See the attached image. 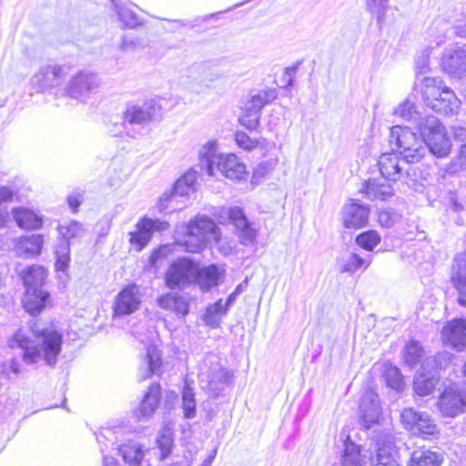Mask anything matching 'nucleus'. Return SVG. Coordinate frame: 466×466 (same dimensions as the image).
<instances>
[{
  "mask_svg": "<svg viewBox=\"0 0 466 466\" xmlns=\"http://www.w3.org/2000/svg\"><path fill=\"white\" fill-rule=\"evenodd\" d=\"M15 192L8 187H0V205L5 202L12 201Z\"/></svg>",
  "mask_w": 466,
  "mask_h": 466,
  "instance_id": "obj_62",
  "label": "nucleus"
},
{
  "mask_svg": "<svg viewBox=\"0 0 466 466\" xmlns=\"http://www.w3.org/2000/svg\"><path fill=\"white\" fill-rule=\"evenodd\" d=\"M49 302V293L43 289L31 291L27 289L23 299V306L26 312L31 315L39 314Z\"/></svg>",
  "mask_w": 466,
  "mask_h": 466,
  "instance_id": "obj_35",
  "label": "nucleus"
},
{
  "mask_svg": "<svg viewBox=\"0 0 466 466\" xmlns=\"http://www.w3.org/2000/svg\"><path fill=\"white\" fill-rule=\"evenodd\" d=\"M124 130L126 131L127 135L130 137H136L137 134H139L138 131H133L128 130L127 125L123 120V123L120 124H115L113 127L109 129V133L112 137H119L123 134Z\"/></svg>",
  "mask_w": 466,
  "mask_h": 466,
  "instance_id": "obj_57",
  "label": "nucleus"
},
{
  "mask_svg": "<svg viewBox=\"0 0 466 466\" xmlns=\"http://www.w3.org/2000/svg\"><path fill=\"white\" fill-rule=\"evenodd\" d=\"M369 214L370 209L366 205L351 201L343 207V225L350 229L363 228L368 223Z\"/></svg>",
  "mask_w": 466,
  "mask_h": 466,
  "instance_id": "obj_24",
  "label": "nucleus"
},
{
  "mask_svg": "<svg viewBox=\"0 0 466 466\" xmlns=\"http://www.w3.org/2000/svg\"><path fill=\"white\" fill-rule=\"evenodd\" d=\"M397 217L389 210L381 211L379 214V221L385 228H391L396 222Z\"/></svg>",
  "mask_w": 466,
  "mask_h": 466,
  "instance_id": "obj_59",
  "label": "nucleus"
},
{
  "mask_svg": "<svg viewBox=\"0 0 466 466\" xmlns=\"http://www.w3.org/2000/svg\"><path fill=\"white\" fill-rule=\"evenodd\" d=\"M83 199L84 197L80 190H76L67 197L68 205L73 212H76Z\"/></svg>",
  "mask_w": 466,
  "mask_h": 466,
  "instance_id": "obj_60",
  "label": "nucleus"
},
{
  "mask_svg": "<svg viewBox=\"0 0 466 466\" xmlns=\"http://www.w3.org/2000/svg\"><path fill=\"white\" fill-rule=\"evenodd\" d=\"M117 450L124 461L129 466H139L145 454L143 446L136 441L118 445Z\"/></svg>",
  "mask_w": 466,
  "mask_h": 466,
  "instance_id": "obj_37",
  "label": "nucleus"
},
{
  "mask_svg": "<svg viewBox=\"0 0 466 466\" xmlns=\"http://www.w3.org/2000/svg\"><path fill=\"white\" fill-rule=\"evenodd\" d=\"M100 86L98 76L89 70H81L74 75L66 86L67 94L75 99L86 100Z\"/></svg>",
  "mask_w": 466,
  "mask_h": 466,
  "instance_id": "obj_15",
  "label": "nucleus"
},
{
  "mask_svg": "<svg viewBox=\"0 0 466 466\" xmlns=\"http://www.w3.org/2000/svg\"><path fill=\"white\" fill-rule=\"evenodd\" d=\"M420 93L426 106L438 113L454 115L460 108L461 101L440 77L424 76L420 83Z\"/></svg>",
  "mask_w": 466,
  "mask_h": 466,
  "instance_id": "obj_4",
  "label": "nucleus"
},
{
  "mask_svg": "<svg viewBox=\"0 0 466 466\" xmlns=\"http://www.w3.org/2000/svg\"><path fill=\"white\" fill-rule=\"evenodd\" d=\"M10 372L15 375L20 373V364L15 359L0 363V375L8 376Z\"/></svg>",
  "mask_w": 466,
  "mask_h": 466,
  "instance_id": "obj_56",
  "label": "nucleus"
},
{
  "mask_svg": "<svg viewBox=\"0 0 466 466\" xmlns=\"http://www.w3.org/2000/svg\"><path fill=\"white\" fill-rule=\"evenodd\" d=\"M451 282L458 292V303L466 307V251L457 254L451 269Z\"/></svg>",
  "mask_w": 466,
  "mask_h": 466,
  "instance_id": "obj_22",
  "label": "nucleus"
},
{
  "mask_svg": "<svg viewBox=\"0 0 466 466\" xmlns=\"http://www.w3.org/2000/svg\"><path fill=\"white\" fill-rule=\"evenodd\" d=\"M360 410L363 425L366 428H370L373 424L378 423L381 415L378 394L371 390H366L361 397Z\"/></svg>",
  "mask_w": 466,
  "mask_h": 466,
  "instance_id": "obj_23",
  "label": "nucleus"
},
{
  "mask_svg": "<svg viewBox=\"0 0 466 466\" xmlns=\"http://www.w3.org/2000/svg\"><path fill=\"white\" fill-rule=\"evenodd\" d=\"M228 310L223 305V299H219L213 304H209L206 308L203 315V321L211 328H218L221 319L228 314Z\"/></svg>",
  "mask_w": 466,
  "mask_h": 466,
  "instance_id": "obj_41",
  "label": "nucleus"
},
{
  "mask_svg": "<svg viewBox=\"0 0 466 466\" xmlns=\"http://www.w3.org/2000/svg\"><path fill=\"white\" fill-rule=\"evenodd\" d=\"M198 164L208 176H223L232 181L246 179V166L235 154H218L216 140L203 144L198 151Z\"/></svg>",
  "mask_w": 466,
  "mask_h": 466,
  "instance_id": "obj_2",
  "label": "nucleus"
},
{
  "mask_svg": "<svg viewBox=\"0 0 466 466\" xmlns=\"http://www.w3.org/2000/svg\"><path fill=\"white\" fill-rule=\"evenodd\" d=\"M393 115L416 126L420 130V122L424 121L425 116L417 111L414 102L409 98L401 102L393 111Z\"/></svg>",
  "mask_w": 466,
  "mask_h": 466,
  "instance_id": "obj_40",
  "label": "nucleus"
},
{
  "mask_svg": "<svg viewBox=\"0 0 466 466\" xmlns=\"http://www.w3.org/2000/svg\"><path fill=\"white\" fill-rule=\"evenodd\" d=\"M162 359L159 350L153 343H148L147 351L138 369L139 380H146L152 375L161 373Z\"/></svg>",
  "mask_w": 466,
  "mask_h": 466,
  "instance_id": "obj_27",
  "label": "nucleus"
},
{
  "mask_svg": "<svg viewBox=\"0 0 466 466\" xmlns=\"http://www.w3.org/2000/svg\"><path fill=\"white\" fill-rule=\"evenodd\" d=\"M198 173L191 169L178 178L170 191L165 192L159 198V210H175L178 198H183L194 193L196 190Z\"/></svg>",
  "mask_w": 466,
  "mask_h": 466,
  "instance_id": "obj_11",
  "label": "nucleus"
},
{
  "mask_svg": "<svg viewBox=\"0 0 466 466\" xmlns=\"http://www.w3.org/2000/svg\"><path fill=\"white\" fill-rule=\"evenodd\" d=\"M196 262L188 258L175 260L166 273V285L171 289L184 288L194 283Z\"/></svg>",
  "mask_w": 466,
  "mask_h": 466,
  "instance_id": "obj_12",
  "label": "nucleus"
},
{
  "mask_svg": "<svg viewBox=\"0 0 466 466\" xmlns=\"http://www.w3.org/2000/svg\"><path fill=\"white\" fill-rule=\"evenodd\" d=\"M117 15L120 21L126 27L134 28L140 25L138 16L129 8L117 6Z\"/></svg>",
  "mask_w": 466,
  "mask_h": 466,
  "instance_id": "obj_52",
  "label": "nucleus"
},
{
  "mask_svg": "<svg viewBox=\"0 0 466 466\" xmlns=\"http://www.w3.org/2000/svg\"><path fill=\"white\" fill-rule=\"evenodd\" d=\"M161 399V387L158 383H152L137 409L134 410L138 420H147L155 413Z\"/></svg>",
  "mask_w": 466,
  "mask_h": 466,
  "instance_id": "obj_26",
  "label": "nucleus"
},
{
  "mask_svg": "<svg viewBox=\"0 0 466 466\" xmlns=\"http://www.w3.org/2000/svg\"><path fill=\"white\" fill-rule=\"evenodd\" d=\"M259 115L249 114V112H245L239 117L240 124L245 127L248 130H255L259 125Z\"/></svg>",
  "mask_w": 466,
  "mask_h": 466,
  "instance_id": "obj_55",
  "label": "nucleus"
},
{
  "mask_svg": "<svg viewBox=\"0 0 466 466\" xmlns=\"http://www.w3.org/2000/svg\"><path fill=\"white\" fill-rule=\"evenodd\" d=\"M441 340L444 345L458 351L466 347V319H454L448 321L441 329Z\"/></svg>",
  "mask_w": 466,
  "mask_h": 466,
  "instance_id": "obj_20",
  "label": "nucleus"
},
{
  "mask_svg": "<svg viewBox=\"0 0 466 466\" xmlns=\"http://www.w3.org/2000/svg\"><path fill=\"white\" fill-rule=\"evenodd\" d=\"M67 74V69L58 64L42 66L30 79V88L35 93H42L54 88L61 83Z\"/></svg>",
  "mask_w": 466,
  "mask_h": 466,
  "instance_id": "obj_13",
  "label": "nucleus"
},
{
  "mask_svg": "<svg viewBox=\"0 0 466 466\" xmlns=\"http://www.w3.org/2000/svg\"><path fill=\"white\" fill-rule=\"evenodd\" d=\"M441 66L452 77L466 76V49L463 47L445 49Z\"/></svg>",
  "mask_w": 466,
  "mask_h": 466,
  "instance_id": "obj_21",
  "label": "nucleus"
},
{
  "mask_svg": "<svg viewBox=\"0 0 466 466\" xmlns=\"http://www.w3.org/2000/svg\"><path fill=\"white\" fill-rule=\"evenodd\" d=\"M103 466H118V463L114 457L103 455Z\"/></svg>",
  "mask_w": 466,
  "mask_h": 466,
  "instance_id": "obj_64",
  "label": "nucleus"
},
{
  "mask_svg": "<svg viewBox=\"0 0 466 466\" xmlns=\"http://www.w3.org/2000/svg\"><path fill=\"white\" fill-rule=\"evenodd\" d=\"M56 228L62 239L56 247V268L57 272L66 273L70 261L69 239L82 237L85 228L81 223L71 220L59 224Z\"/></svg>",
  "mask_w": 466,
  "mask_h": 466,
  "instance_id": "obj_9",
  "label": "nucleus"
},
{
  "mask_svg": "<svg viewBox=\"0 0 466 466\" xmlns=\"http://www.w3.org/2000/svg\"><path fill=\"white\" fill-rule=\"evenodd\" d=\"M170 251L171 248L168 245H164L155 249L149 258L150 264L155 265L158 260L166 258Z\"/></svg>",
  "mask_w": 466,
  "mask_h": 466,
  "instance_id": "obj_58",
  "label": "nucleus"
},
{
  "mask_svg": "<svg viewBox=\"0 0 466 466\" xmlns=\"http://www.w3.org/2000/svg\"><path fill=\"white\" fill-rule=\"evenodd\" d=\"M387 386L396 391H400L404 387L403 378L400 370L395 366H388L383 373Z\"/></svg>",
  "mask_w": 466,
  "mask_h": 466,
  "instance_id": "obj_45",
  "label": "nucleus"
},
{
  "mask_svg": "<svg viewBox=\"0 0 466 466\" xmlns=\"http://www.w3.org/2000/svg\"><path fill=\"white\" fill-rule=\"evenodd\" d=\"M180 409L187 420H192L197 416L196 394L188 380H185L181 390Z\"/></svg>",
  "mask_w": 466,
  "mask_h": 466,
  "instance_id": "obj_39",
  "label": "nucleus"
},
{
  "mask_svg": "<svg viewBox=\"0 0 466 466\" xmlns=\"http://www.w3.org/2000/svg\"><path fill=\"white\" fill-rule=\"evenodd\" d=\"M274 96L270 92L261 91L248 98L243 106L245 112L260 116L261 109L271 100Z\"/></svg>",
  "mask_w": 466,
  "mask_h": 466,
  "instance_id": "obj_43",
  "label": "nucleus"
},
{
  "mask_svg": "<svg viewBox=\"0 0 466 466\" xmlns=\"http://www.w3.org/2000/svg\"><path fill=\"white\" fill-rule=\"evenodd\" d=\"M141 294L136 284L126 286L115 298L113 304V317L130 315L139 309Z\"/></svg>",
  "mask_w": 466,
  "mask_h": 466,
  "instance_id": "obj_18",
  "label": "nucleus"
},
{
  "mask_svg": "<svg viewBox=\"0 0 466 466\" xmlns=\"http://www.w3.org/2000/svg\"><path fill=\"white\" fill-rule=\"evenodd\" d=\"M196 271L194 283H196L202 291H208L218 286L219 279L222 276V271L215 264L200 268L198 264L196 263Z\"/></svg>",
  "mask_w": 466,
  "mask_h": 466,
  "instance_id": "obj_33",
  "label": "nucleus"
},
{
  "mask_svg": "<svg viewBox=\"0 0 466 466\" xmlns=\"http://www.w3.org/2000/svg\"><path fill=\"white\" fill-rule=\"evenodd\" d=\"M420 136L433 156L439 158L446 157L451 149V141L445 127L434 116H426L420 124Z\"/></svg>",
  "mask_w": 466,
  "mask_h": 466,
  "instance_id": "obj_6",
  "label": "nucleus"
},
{
  "mask_svg": "<svg viewBox=\"0 0 466 466\" xmlns=\"http://www.w3.org/2000/svg\"><path fill=\"white\" fill-rule=\"evenodd\" d=\"M431 53L430 46L423 48L415 57L416 76H422L430 70L429 58Z\"/></svg>",
  "mask_w": 466,
  "mask_h": 466,
  "instance_id": "obj_50",
  "label": "nucleus"
},
{
  "mask_svg": "<svg viewBox=\"0 0 466 466\" xmlns=\"http://www.w3.org/2000/svg\"><path fill=\"white\" fill-rule=\"evenodd\" d=\"M366 5L368 10L376 15L378 23L380 24L388 9L389 0H367Z\"/></svg>",
  "mask_w": 466,
  "mask_h": 466,
  "instance_id": "obj_51",
  "label": "nucleus"
},
{
  "mask_svg": "<svg viewBox=\"0 0 466 466\" xmlns=\"http://www.w3.org/2000/svg\"><path fill=\"white\" fill-rule=\"evenodd\" d=\"M238 297V296L237 294L232 292L228 295L226 301L223 302V305L226 307L228 310H229V309L235 304Z\"/></svg>",
  "mask_w": 466,
  "mask_h": 466,
  "instance_id": "obj_63",
  "label": "nucleus"
},
{
  "mask_svg": "<svg viewBox=\"0 0 466 466\" xmlns=\"http://www.w3.org/2000/svg\"><path fill=\"white\" fill-rule=\"evenodd\" d=\"M137 229L130 232V243L137 251L142 250L150 241L154 232H162L169 228L168 222L158 218H144L137 223Z\"/></svg>",
  "mask_w": 466,
  "mask_h": 466,
  "instance_id": "obj_17",
  "label": "nucleus"
},
{
  "mask_svg": "<svg viewBox=\"0 0 466 466\" xmlns=\"http://www.w3.org/2000/svg\"><path fill=\"white\" fill-rule=\"evenodd\" d=\"M391 445H382L377 448L375 462H370L371 466H400L391 453Z\"/></svg>",
  "mask_w": 466,
  "mask_h": 466,
  "instance_id": "obj_46",
  "label": "nucleus"
},
{
  "mask_svg": "<svg viewBox=\"0 0 466 466\" xmlns=\"http://www.w3.org/2000/svg\"><path fill=\"white\" fill-rule=\"evenodd\" d=\"M18 274L23 280L25 290L37 291L38 289H43L42 287L47 272L42 266L31 265L20 269Z\"/></svg>",
  "mask_w": 466,
  "mask_h": 466,
  "instance_id": "obj_32",
  "label": "nucleus"
},
{
  "mask_svg": "<svg viewBox=\"0 0 466 466\" xmlns=\"http://www.w3.org/2000/svg\"><path fill=\"white\" fill-rule=\"evenodd\" d=\"M443 459L441 452L421 448L411 452L407 466H441Z\"/></svg>",
  "mask_w": 466,
  "mask_h": 466,
  "instance_id": "obj_34",
  "label": "nucleus"
},
{
  "mask_svg": "<svg viewBox=\"0 0 466 466\" xmlns=\"http://www.w3.org/2000/svg\"><path fill=\"white\" fill-rule=\"evenodd\" d=\"M371 458L361 453L360 447L353 442L348 436L343 443V450L339 458L341 466H367Z\"/></svg>",
  "mask_w": 466,
  "mask_h": 466,
  "instance_id": "obj_29",
  "label": "nucleus"
},
{
  "mask_svg": "<svg viewBox=\"0 0 466 466\" xmlns=\"http://www.w3.org/2000/svg\"><path fill=\"white\" fill-rule=\"evenodd\" d=\"M198 378L203 390L218 397L228 382V373L222 368L215 355L207 356L200 364Z\"/></svg>",
  "mask_w": 466,
  "mask_h": 466,
  "instance_id": "obj_8",
  "label": "nucleus"
},
{
  "mask_svg": "<svg viewBox=\"0 0 466 466\" xmlns=\"http://www.w3.org/2000/svg\"><path fill=\"white\" fill-rule=\"evenodd\" d=\"M43 246L44 237L40 234L22 236L15 241L16 254L25 258H35L40 255Z\"/></svg>",
  "mask_w": 466,
  "mask_h": 466,
  "instance_id": "obj_30",
  "label": "nucleus"
},
{
  "mask_svg": "<svg viewBox=\"0 0 466 466\" xmlns=\"http://www.w3.org/2000/svg\"><path fill=\"white\" fill-rule=\"evenodd\" d=\"M360 192L365 194L370 200L385 201L394 194L392 182L383 177L369 178L360 188Z\"/></svg>",
  "mask_w": 466,
  "mask_h": 466,
  "instance_id": "obj_25",
  "label": "nucleus"
},
{
  "mask_svg": "<svg viewBox=\"0 0 466 466\" xmlns=\"http://www.w3.org/2000/svg\"><path fill=\"white\" fill-rule=\"evenodd\" d=\"M453 357L449 352H442L435 357L427 358L414 378L415 393L420 396L431 394L439 381V370L444 369L446 362H451Z\"/></svg>",
  "mask_w": 466,
  "mask_h": 466,
  "instance_id": "obj_7",
  "label": "nucleus"
},
{
  "mask_svg": "<svg viewBox=\"0 0 466 466\" xmlns=\"http://www.w3.org/2000/svg\"><path fill=\"white\" fill-rule=\"evenodd\" d=\"M463 157L460 155L458 157L452 159L445 167L443 177L445 178L446 175H456L460 172L463 171L465 168V164L463 162Z\"/></svg>",
  "mask_w": 466,
  "mask_h": 466,
  "instance_id": "obj_54",
  "label": "nucleus"
},
{
  "mask_svg": "<svg viewBox=\"0 0 466 466\" xmlns=\"http://www.w3.org/2000/svg\"><path fill=\"white\" fill-rule=\"evenodd\" d=\"M235 142L238 147L248 152H251L256 148L263 150L267 147V140L265 138H252L242 131H238L235 134Z\"/></svg>",
  "mask_w": 466,
  "mask_h": 466,
  "instance_id": "obj_44",
  "label": "nucleus"
},
{
  "mask_svg": "<svg viewBox=\"0 0 466 466\" xmlns=\"http://www.w3.org/2000/svg\"><path fill=\"white\" fill-rule=\"evenodd\" d=\"M400 421L405 430L414 436L429 439L439 433L438 427L426 412L406 408L400 413Z\"/></svg>",
  "mask_w": 466,
  "mask_h": 466,
  "instance_id": "obj_10",
  "label": "nucleus"
},
{
  "mask_svg": "<svg viewBox=\"0 0 466 466\" xmlns=\"http://www.w3.org/2000/svg\"><path fill=\"white\" fill-rule=\"evenodd\" d=\"M221 213L226 215L228 221L235 227L240 244L253 246L257 238V229L248 220L243 209L239 207L224 208Z\"/></svg>",
  "mask_w": 466,
  "mask_h": 466,
  "instance_id": "obj_16",
  "label": "nucleus"
},
{
  "mask_svg": "<svg viewBox=\"0 0 466 466\" xmlns=\"http://www.w3.org/2000/svg\"><path fill=\"white\" fill-rule=\"evenodd\" d=\"M389 142L407 163L419 162L427 153L423 137L408 127L394 126L390 128Z\"/></svg>",
  "mask_w": 466,
  "mask_h": 466,
  "instance_id": "obj_5",
  "label": "nucleus"
},
{
  "mask_svg": "<svg viewBox=\"0 0 466 466\" xmlns=\"http://www.w3.org/2000/svg\"><path fill=\"white\" fill-rule=\"evenodd\" d=\"M380 176L391 182L400 180L406 173L395 153H383L378 159Z\"/></svg>",
  "mask_w": 466,
  "mask_h": 466,
  "instance_id": "obj_28",
  "label": "nucleus"
},
{
  "mask_svg": "<svg viewBox=\"0 0 466 466\" xmlns=\"http://www.w3.org/2000/svg\"><path fill=\"white\" fill-rule=\"evenodd\" d=\"M160 106L156 101H148L142 106H129L123 114L127 125L144 126L160 116Z\"/></svg>",
  "mask_w": 466,
  "mask_h": 466,
  "instance_id": "obj_19",
  "label": "nucleus"
},
{
  "mask_svg": "<svg viewBox=\"0 0 466 466\" xmlns=\"http://www.w3.org/2000/svg\"><path fill=\"white\" fill-rule=\"evenodd\" d=\"M12 216L16 225L22 229L37 230L43 227V217L28 208H14Z\"/></svg>",
  "mask_w": 466,
  "mask_h": 466,
  "instance_id": "obj_31",
  "label": "nucleus"
},
{
  "mask_svg": "<svg viewBox=\"0 0 466 466\" xmlns=\"http://www.w3.org/2000/svg\"><path fill=\"white\" fill-rule=\"evenodd\" d=\"M461 19H457L452 26L454 34L460 37H466V16L461 15Z\"/></svg>",
  "mask_w": 466,
  "mask_h": 466,
  "instance_id": "obj_61",
  "label": "nucleus"
},
{
  "mask_svg": "<svg viewBox=\"0 0 466 466\" xmlns=\"http://www.w3.org/2000/svg\"><path fill=\"white\" fill-rule=\"evenodd\" d=\"M423 353L421 346L415 340H410L406 344L404 352V361L410 367L416 365Z\"/></svg>",
  "mask_w": 466,
  "mask_h": 466,
  "instance_id": "obj_49",
  "label": "nucleus"
},
{
  "mask_svg": "<svg viewBox=\"0 0 466 466\" xmlns=\"http://www.w3.org/2000/svg\"><path fill=\"white\" fill-rule=\"evenodd\" d=\"M370 262V256L363 258L356 253L350 252L338 260V266L340 272L353 274L358 270H365Z\"/></svg>",
  "mask_w": 466,
  "mask_h": 466,
  "instance_id": "obj_38",
  "label": "nucleus"
},
{
  "mask_svg": "<svg viewBox=\"0 0 466 466\" xmlns=\"http://www.w3.org/2000/svg\"><path fill=\"white\" fill-rule=\"evenodd\" d=\"M122 436V427L103 428L100 432L96 434V441L100 445L101 452L104 453L109 446L116 445Z\"/></svg>",
  "mask_w": 466,
  "mask_h": 466,
  "instance_id": "obj_42",
  "label": "nucleus"
},
{
  "mask_svg": "<svg viewBox=\"0 0 466 466\" xmlns=\"http://www.w3.org/2000/svg\"><path fill=\"white\" fill-rule=\"evenodd\" d=\"M438 407L443 416L456 417L466 410V389H461L458 383L446 387L441 394Z\"/></svg>",
  "mask_w": 466,
  "mask_h": 466,
  "instance_id": "obj_14",
  "label": "nucleus"
},
{
  "mask_svg": "<svg viewBox=\"0 0 466 466\" xmlns=\"http://www.w3.org/2000/svg\"><path fill=\"white\" fill-rule=\"evenodd\" d=\"M29 326L32 336L19 329L9 339V347L19 349L21 358L26 364L44 361L46 365L54 367L62 350V333L40 319L30 322Z\"/></svg>",
  "mask_w": 466,
  "mask_h": 466,
  "instance_id": "obj_1",
  "label": "nucleus"
},
{
  "mask_svg": "<svg viewBox=\"0 0 466 466\" xmlns=\"http://www.w3.org/2000/svg\"><path fill=\"white\" fill-rule=\"evenodd\" d=\"M145 46H146L142 39L137 37H130L127 35L122 37L121 43L119 45L120 50L125 52L143 49Z\"/></svg>",
  "mask_w": 466,
  "mask_h": 466,
  "instance_id": "obj_53",
  "label": "nucleus"
},
{
  "mask_svg": "<svg viewBox=\"0 0 466 466\" xmlns=\"http://www.w3.org/2000/svg\"><path fill=\"white\" fill-rule=\"evenodd\" d=\"M157 442L161 451L160 460H165L169 455L173 446L172 430L168 427H164L159 432Z\"/></svg>",
  "mask_w": 466,
  "mask_h": 466,
  "instance_id": "obj_48",
  "label": "nucleus"
},
{
  "mask_svg": "<svg viewBox=\"0 0 466 466\" xmlns=\"http://www.w3.org/2000/svg\"><path fill=\"white\" fill-rule=\"evenodd\" d=\"M380 242V236L376 230H368L356 238V243L365 250L372 251Z\"/></svg>",
  "mask_w": 466,
  "mask_h": 466,
  "instance_id": "obj_47",
  "label": "nucleus"
},
{
  "mask_svg": "<svg viewBox=\"0 0 466 466\" xmlns=\"http://www.w3.org/2000/svg\"><path fill=\"white\" fill-rule=\"evenodd\" d=\"M181 238H177L178 245L185 248L187 252L197 253L208 244H216L225 255L230 253L231 247L221 245V233L215 222L207 216H197L187 226Z\"/></svg>",
  "mask_w": 466,
  "mask_h": 466,
  "instance_id": "obj_3",
  "label": "nucleus"
},
{
  "mask_svg": "<svg viewBox=\"0 0 466 466\" xmlns=\"http://www.w3.org/2000/svg\"><path fill=\"white\" fill-rule=\"evenodd\" d=\"M159 308L185 317L188 313L187 299L178 293H167L157 299Z\"/></svg>",
  "mask_w": 466,
  "mask_h": 466,
  "instance_id": "obj_36",
  "label": "nucleus"
}]
</instances>
